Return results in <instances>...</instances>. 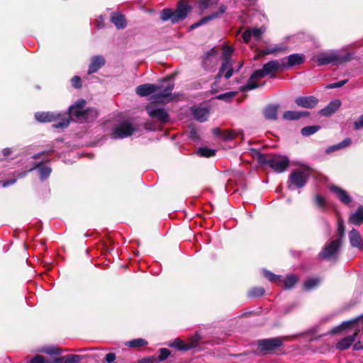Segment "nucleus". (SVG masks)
<instances>
[{
    "mask_svg": "<svg viewBox=\"0 0 363 363\" xmlns=\"http://www.w3.org/2000/svg\"><path fill=\"white\" fill-rule=\"evenodd\" d=\"M363 128V114L361 115L358 121L354 123V129L360 130Z\"/></svg>",
    "mask_w": 363,
    "mask_h": 363,
    "instance_id": "56",
    "label": "nucleus"
},
{
    "mask_svg": "<svg viewBox=\"0 0 363 363\" xmlns=\"http://www.w3.org/2000/svg\"><path fill=\"white\" fill-rule=\"evenodd\" d=\"M194 116L199 122H204L208 117V111L203 108H195L193 111Z\"/></svg>",
    "mask_w": 363,
    "mask_h": 363,
    "instance_id": "30",
    "label": "nucleus"
},
{
    "mask_svg": "<svg viewBox=\"0 0 363 363\" xmlns=\"http://www.w3.org/2000/svg\"><path fill=\"white\" fill-rule=\"evenodd\" d=\"M191 11V7L187 3L181 2L174 11L171 9H163L160 18L163 21L170 20L172 23H177L183 21Z\"/></svg>",
    "mask_w": 363,
    "mask_h": 363,
    "instance_id": "4",
    "label": "nucleus"
},
{
    "mask_svg": "<svg viewBox=\"0 0 363 363\" xmlns=\"http://www.w3.org/2000/svg\"><path fill=\"white\" fill-rule=\"evenodd\" d=\"M156 358L154 356H150L146 358H143L138 360L135 363H155Z\"/></svg>",
    "mask_w": 363,
    "mask_h": 363,
    "instance_id": "57",
    "label": "nucleus"
},
{
    "mask_svg": "<svg viewBox=\"0 0 363 363\" xmlns=\"http://www.w3.org/2000/svg\"><path fill=\"white\" fill-rule=\"evenodd\" d=\"M349 240L352 247L363 250V239L357 230L352 229L350 231Z\"/></svg>",
    "mask_w": 363,
    "mask_h": 363,
    "instance_id": "20",
    "label": "nucleus"
},
{
    "mask_svg": "<svg viewBox=\"0 0 363 363\" xmlns=\"http://www.w3.org/2000/svg\"><path fill=\"white\" fill-rule=\"evenodd\" d=\"M263 275L267 279L274 284H279L281 281V277L280 275H277L269 270L264 269Z\"/></svg>",
    "mask_w": 363,
    "mask_h": 363,
    "instance_id": "37",
    "label": "nucleus"
},
{
    "mask_svg": "<svg viewBox=\"0 0 363 363\" xmlns=\"http://www.w3.org/2000/svg\"><path fill=\"white\" fill-rule=\"evenodd\" d=\"M30 363H47L45 357L40 354H36L30 362Z\"/></svg>",
    "mask_w": 363,
    "mask_h": 363,
    "instance_id": "55",
    "label": "nucleus"
},
{
    "mask_svg": "<svg viewBox=\"0 0 363 363\" xmlns=\"http://www.w3.org/2000/svg\"><path fill=\"white\" fill-rule=\"evenodd\" d=\"M169 346L174 347L179 351L186 352L190 350V347L187 346L186 342H184L179 338H176Z\"/></svg>",
    "mask_w": 363,
    "mask_h": 363,
    "instance_id": "33",
    "label": "nucleus"
},
{
    "mask_svg": "<svg viewBox=\"0 0 363 363\" xmlns=\"http://www.w3.org/2000/svg\"><path fill=\"white\" fill-rule=\"evenodd\" d=\"M116 354L112 352L108 353L105 357V359L108 363H116Z\"/></svg>",
    "mask_w": 363,
    "mask_h": 363,
    "instance_id": "59",
    "label": "nucleus"
},
{
    "mask_svg": "<svg viewBox=\"0 0 363 363\" xmlns=\"http://www.w3.org/2000/svg\"><path fill=\"white\" fill-rule=\"evenodd\" d=\"M159 353L160 354L157 358H156V362H163L171 354V351L167 348H160Z\"/></svg>",
    "mask_w": 363,
    "mask_h": 363,
    "instance_id": "47",
    "label": "nucleus"
},
{
    "mask_svg": "<svg viewBox=\"0 0 363 363\" xmlns=\"http://www.w3.org/2000/svg\"><path fill=\"white\" fill-rule=\"evenodd\" d=\"M54 152L53 150H48V151H42L33 155L34 159H40L43 157H48L51 155Z\"/></svg>",
    "mask_w": 363,
    "mask_h": 363,
    "instance_id": "54",
    "label": "nucleus"
},
{
    "mask_svg": "<svg viewBox=\"0 0 363 363\" xmlns=\"http://www.w3.org/2000/svg\"><path fill=\"white\" fill-rule=\"evenodd\" d=\"M347 81H348L347 79H344V80H341V81L335 82V83L329 84L325 86V88L326 89L339 88V87H341L343 85H345L347 82Z\"/></svg>",
    "mask_w": 363,
    "mask_h": 363,
    "instance_id": "53",
    "label": "nucleus"
},
{
    "mask_svg": "<svg viewBox=\"0 0 363 363\" xmlns=\"http://www.w3.org/2000/svg\"><path fill=\"white\" fill-rule=\"evenodd\" d=\"M342 242L339 239H335L327 242L319 253V257L322 259L337 261L339 258V250Z\"/></svg>",
    "mask_w": 363,
    "mask_h": 363,
    "instance_id": "8",
    "label": "nucleus"
},
{
    "mask_svg": "<svg viewBox=\"0 0 363 363\" xmlns=\"http://www.w3.org/2000/svg\"><path fill=\"white\" fill-rule=\"evenodd\" d=\"M86 101L84 99H79L74 104L72 105V106H74V108H83L85 106Z\"/></svg>",
    "mask_w": 363,
    "mask_h": 363,
    "instance_id": "60",
    "label": "nucleus"
},
{
    "mask_svg": "<svg viewBox=\"0 0 363 363\" xmlns=\"http://www.w3.org/2000/svg\"><path fill=\"white\" fill-rule=\"evenodd\" d=\"M147 341L143 338L134 339L128 341L125 345L132 348L142 347L147 345Z\"/></svg>",
    "mask_w": 363,
    "mask_h": 363,
    "instance_id": "36",
    "label": "nucleus"
},
{
    "mask_svg": "<svg viewBox=\"0 0 363 363\" xmlns=\"http://www.w3.org/2000/svg\"><path fill=\"white\" fill-rule=\"evenodd\" d=\"M318 99L314 96H299L295 99L296 104L305 108H313L318 104Z\"/></svg>",
    "mask_w": 363,
    "mask_h": 363,
    "instance_id": "15",
    "label": "nucleus"
},
{
    "mask_svg": "<svg viewBox=\"0 0 363 363\" xmlns=\"http://www.w3.org/2000/svg\"><path fill=\"white\" fill-rule=\"evenodd\" d=\"M341 104L340 99L332 100L325 108L320 110L319 114L323 116H330L340 108Z\"/></svg>",
    "mask_w": 363,
    "mask_h": 363,
    "instance_id": "18",
    "label": "nucleus"
},
{
    "mask_svg": "<svg viewBox=\"0 0 363 363\" xmlns=\"http://www.w3.org/2000/svg\"><path fill=\"white\" fill-rule=\"evenodd\" d=\"M201 59V65L206 71L213 69L219 61L218 50L216 47H213L209 50L205 52Z\"/></svg>",
    "mask_w": 363,
    "mask_h": 363,
    "instance_id": "10",
    "label": "nucleus"
},
{
    "mask_svg": "<svg viewBox=\"0 0 363 363\" xmlns=\"http://www.w3.org/2000/svg\"><path fill=\"white\" fill-rule=\"evenodd\" d=\"M255 157L259 164L269 166L277 173L286 171L289 167L290 160L286 155L264 154L256 150Z\"/></svg>",
    "mask_w": 363,
    "mask_h": 363,
    "instance_id": "1",
    "label": "nucleus"
},
{
    "mask_svg": "<svg viewBox=\"0 0 363 363\" xmlns=\"http://www.w3.org/2000/svg\"><path fill=\"white\" fill-rule=\"evenodd\" d=\"M266 75L265 72H264V70L263 69V67L262 69H257L255 70L252 74L250 77H252V78H254L255 79H262L263 77H264Z\"/></svg>",
    "mask_w": 363,
    "mask_h": 363,
    "instance_id": "51",
    "label": "nucleus"
},
{
    "mask_svg": "<svg viewBox=\"0 0 363 363\" xmlns=\"http://www.w3.org/2000/svg\"><path fill=\"white\" fill-rule=\"evenodd\" d=\"M310 172L306 169H297L294 170L289 176L287 187L292 190V186L296 189L304 187L309 179Z\"/></svg>",
    "mask_w": 363,
    "mask_h": 363,
    "instance_id": "7",
    "label": "nucleus"
},
{
    "mask_svg": "<svg viewBox=\"0 0 363 363\" xmlns=\"http://www.w3.org/2000/svg\"><path fill=\"white\" fill-rule=\"evenodd\" d=\"M284 337H276L257 340V352L260 355H281L284 354Z\"/></svg>",
    "mask_w": 363,
    "mask_h": 363,
    "instance_id": "3",
    "label": "nucleus"
},
{
    "mask_svg": "<svg viewBox=\"0 0 363 363\" xmlns=\"http://www.w3.org/2000/svg\"><path fill=\"white\" fill-rule=\"evenodd\" d=\"M283 118L286 121H295L299 119L298 111H286L283 114Z\"/></svg>",
    "mask_w": 363,
    "mask_h": 363,
    "instance_id": "46",
    "label": "nucleus"
},
{
    "mask_svg": "<svg viewBox=\"0 0 363 363\" xmlns=\"http://www.w3.org/2000/svg\"><path fill=\"white\" fill-rule=\"evenodd\" d=\"M96 26L98 28H101L104 26V19L102 16H99L96 21Z\"/></svg>",
    "mask_w": 363,
    "mask_h": 363,
    "instance_id": "63",
    "label": "nucleus"
},
{
    "mask_svg": "<svg viewBox=\"0 0 363 363\" xmlns=\"http://www.w3.org/2000/svg\"><path fill=\"white\" fill-rule=\"evenodd\" d=\"M280 108L279 104H269L263 109V115L267 120L276 121L277 119L278 111Z\"/></svg>",
    "mask_w": 363,
    "mask_h": 363,
    "instance_id": "23",
    "label": "nucleus"
},
{
    "mask_svg": "<svg viewBox=\"0 0 363 363\" xmlns=\"http://www.w3.org/2000/svg\"><path fill=\"white\" fill-rule=\"evenodd\" d=\"M72 85L76 89H80L82 87V80L79 76H74L71 79Z\"/></svg>",
    "mask_w": 363,
    "mask_h": 363,
    "instance_id": "52",
    "label": "nucleus"
},
{
    "mask_svg": "<svg viewBox=\"0 0 363 363\" xmlns=\"http://www.w3.org/2000/svg\"><path fill=\"white\" fill-rule=\"evenodd\" d=\"M278 50H279V49H278L277 47H274L272 48H267V49L262 50H258L257 53L256 55H255V56L253 57V59L255 60H257L259 58L265 56L266 55L276 52Z\"/></svg>",
    "mask_w": 363,
    "mask_h": 363,
    "instance_id": "41",
    "label": "nucleus"
},
{
    "mask_svg": "<svg viewBox=\"0 0 363 363\" xmlns=\"http://www.w3.org/2000/svg\"><path fill=\"white\" fill-rule=\"evenodd\" d=\"M106 63L105 58L101 55L94 56L89 66L88 74H91L96 72Z\"/></svg>",
    "mask_w": 363,
    "mask_h": 363,
    "instance_id": "21",
    "label": "nucleus"
},
{
    "mask_svg": "<svg viewBox=\"0 0 363 363\" xmlns=\"http://www.w3.org/2000/svg\"><path fill=\"white\" fill-rule=\"evenodd\" d=\"M16 182V179L13 178L6 181H4L1 183L3 187L6 188L10 185H13Z\"/></svg>",
    "mask_w": 363,
    "mask_h": 363,
    "instance_id": "61",
    "label": "nucleus"
},
{
    "mask_svg": "<svg viewBox=\"0 0 363 363\" xmlns=\"http://www.w3.org/2000/svg\"><path fill=\"white\" fill-rule=\"evenodd\" d=\"M35 118L41 123L56 122L52 125L54 128L64 129L70 123V117L62 115L61 113L37 112Z\"/></svg>",
    "mask_w": 363,
    "mask_h": 363,
    "instance_id": "5",
    "label": "nucleus"
},
{
    "mask_svg": "<svg viewBox=\"0 0 363 363\" xmlns=\"http://www.w3.org/2000/svg\"><path fill=\"white\" fill-rule=\"evenodd\" d=\"M329 190L335 194L338 199L344 204L348 205L352 202V197L349 194L340 186L331 184L328 186Z\"/></svg>",
    "mask_w": 363,
    "mask_h": 363,
    "instance_id": "14",
    "label": "nucleus"
},
{
    "mask_svg": "<svg viewBox=\"0 0 363 363\" xmlns=\"http://www.w3.org/2000/svg\"><path fill=\"white\" fill-rule=\"evenodd\" d=\"M252 37V32L250 29L245 30L242 34V38L245 43H248Z\"/></svg>",
    "mask_w": 363,
    "mask_h": 363,
    "instance_id": "58",
    "label": "nucleus"
},
{
    "mask_svg": "<svg viewBox=\"0 0 363 363\" xmlns=\"http://www.w3.org/2000/svg\"><path fill=\"white\" fill-rule=\"evenodd\" d=\"M200 340H201V335L196 333L194 335L190 337L188 339V340L186 342V345L188 347H190V350H191L198 345Z\"/></svg>",
    "mask_w": 363,
    "mask_h": 363,
    "instance_id": "42",
    "label": "nucleus"
},
{
    "mask_svg": "<svg viewBox=\"0 0 363 363\" xmlns=\"http://www.w3.org/2000/svg\"><path fill=\"white\" fill-rule=\"evenodd\" d=\"M234 52L233 47H222L221 60L222 63L219 69L218 73L216 78H220L223 74L226 79H230L234 72L233 64L234 61L232 59V55Z\"/></svg>",
    "mask_w": 363,
    "mask_h": 363,
    "instance_id": "6",
    "label": "nucleus"
},
{
    "mask_svg": "<svg viewBox=\"0 0 363 363\" xmlns=\"http://www.w3.org/2000/svg\"><path fill=\"white\" fill-rule=\"evenodd\" d=\"M320 129V125H309L303 128L301 130V133L303 136L307 137L315 133Z\"/></svg>",
    "mask_w": 363,
    "mask_h": 363,
    "instance_id": "38",
    "label": "nucleus"
},
{
    "mask_svg": "<svg viewBox=\"0 0 363 363\" xmlns=\"http://www.w3.org/2000/svg\"><path fill=\"white\" fill-rule=\"evenodd\" d=\"M356 58L354 52H347L345 55H342L335 51H330L318 53L312 57L311 60L320 67L329 64H343Z\"/></svg>",
    "mask_w": 363,
    "mask_h": 363,
    "instance_id": "2",
    "label": "nucleus"
},
{
    "mask_svg": "<svg viewBox=\"0 0 363 363\" xmlns=\"http://www.w3.org/2000/svg\"><path fill=\"white\" fill-rule=\"evenodd\" d=\"M111 21L118 29H123L126 26V21L124 16L118 13H114L112 14Z\"/></svg>",
    "mask_w": 363,
    "mask_h": 363,
    "instance_id": "27",
    "label": "nucleus"
},
{
    "mask_svg": "<svg viewBox=\"0 0 363 363\" xmlns=\"http://www.w3.org/2000/svg\"><path fill=\"white\" fill-rule=\"evenodd\" d=\"M135 130L130 123L125 121L113 129L112 135L115 139L124 138L130 136Z\"/></svg>",
    "mask_w": 363,
    "mask_h": 363,
    "instance_id": "11",
    "label": "nucleus"
},
{
    "mask_svg": "<svg viewBox=\"0 0 363 363\" xmlns=\"http://www.w3.org/2000/svg\"><path fill=\"white\" fill-rule=\"evenodd\" d=\"M351 143H352L351 139L350 138H346L342 142L339 143L338 144L328 147L325 150V152L327 154H330L335 150H340L342 148L349 146L351 144Z\"/></svg>",
    "mask_w": 363,
    "mask_h": 363,
    "instance_id": "29",
    "label": "nucleus"
},
{
    "mask_svg": "<svg viewBox=\"0 0 363 363\" xmlns=\"http://www.w3.org/2000/svg\"><path fill=\"white\" fill-rule=\"evenodd\" d=\"M64 363H78L82 360L83 357L78 354H67L63 356Z\"/></svg>",
    "mask_w": 363,
    "mask_h": 363,
    "instance_id": "43",
    "label": "nucleus"
},
{
    "mask_svg": "<svg viewBox=\"0 0 363 363\" xmlns=\"http://www.w3.org/2000/svg\"><path fill=\"white\" fill-rule=\"evenodd\" d=\"M214 4L216 3L213 0H199V7L201 11H205Z\"/></svg>",
    "mask_w": 363,
    "mask_h": 363,
    "instance_id": "49",
    "label": "nucleus"
},
{
    "mask_svg": "<svg viewBox=\"0 0 363 363\" xmlns=\"http://www.w3.org/2000/svg\"><path fill=\"white\" fill-rule=\"evenodd\" d=\"M359 329H356L355 332L352 335H348L336 343L335 347L340 350H345L348 349L355 341L356 337L359 333Z\"/></svg>",
    "mask_w": 363,
    "mask_h": 363,
    "instance_id": "17",
    "label": "nucleus"
},
{
    "mask_svg": "<svg viewBox=\"0 0 363 363\" xmlns=\"http://www.w3.org/2000/svg\"><path fill=\"white\" fill-rule=\"evenodd\" d=\"M305 59L303 54L295 53L282 58L281 62L284 69H289L303 64Z\"/></svg>",
    "mask_w": 363,
    "mask_h": 363,
    "instance_id": "12",
    "label": "nucleus"
},
{
    "mask_svg": "<svg viewBox=\"0 0 363 363\" xmlns=\"http://www.w3.org/2000/svg\"><path fill=\"white\" fill-rule=\"evenodd\" d=\"M146 110L148 115L152 118H156L162 123L165 124L169 121V116L164 108H153L152 107L147 106Z\"/></svg>",
    "mask_w": 363,
    "mask_h": 363,
    "instance_id": "13",
    "label": "nucleus"
},
{
    "mask_svg": "<svg viewBox=\"0 0 363 363\" xmlns=\"http://www.w3.org/2000/svg\"><path fill=\"white\" fill-rule=\"evenodd\" d=\"M345 225H344L343 221L340 220L338 221V228H337V230L336 233V238L335 239H339L340 242H342V239L345 237Z\"/></svg>",
    "mask_w": 363,
    "mask_h": 363,
    "instance_id": "48",
    "label": "nucleus"
},
{
    "mask_svg": "<svg viewBox=\"0 0 363 363\" xmlns=\"http://www.w3.org/2000/svg\"><path fill=\"white\" fill-rule=\"evenodd\" d=\"M259 86H260V85L255 81V79L252 78V77H250L248 79L247 84L245 86H242L241 89L242 91L252 90V89H257Z\"/></svg>",
    "mask_w": 363,
    "mask_h": 363,
    "instance_id": "44",
    "label": "nucleus"
},
{
    "mask_svg": "<svg viewBox=\"0 0 363 363\" xmlns=\"http://www.w3.org/2000/svg\"><path fill=\"white\" fill-rule=\"evenodd\" d=\"M99 115V113L96 108H89L84 110L82 118L86 122H91L96 119Z\"/></svg>",
    "mask_w": 363,
    "mask_h": 363,
    "instance_id": "32",
    "label": "nucleus"
},
{
    "mask_svg": "<svg viewBox=\"0 0 363 363\" xmlns=\"http://www.w3.org/2000/svg\"><path fill=\"white\" fill-rule=\"evenodd\" d=\"M320 279L318 278L308 279L303 284V289L306 291H311L315 289L318 285Z\"/></svg>",
    "mask_w": 363,
    "mask_h": 363,
    "instance_id": "39",
    "label": "nucleus"
},
{
    "mask_svg": "<svg viewBox=\"0 0 363 363\" xmlns=\"http://www.w3.org/2000/svg\"><path fill=\"white\" fill-rule=\"evenodd\" d=\"M313 203L314 206L321 211H326L328 208L326 199L320 194H317L313 196Z\"/></svg>",
    "mask_w": 363,
    "mask_h": 363,
    "instance_id": "26",
    "label": "nucleus"
},
{
    "mask_svg": "<svg viewBox=\"0 0 363 363\" xmlns=\"http://www.w3.org/2000/svg\"><path fill=\"white\" fill-rule=\"evenodd\" d=\"M265 294V289L262 286H255L251 288L247 292V296L250 298H258Z\"/></svg>",
    "mask_w": 363,
    "mask_h": 363,
    "instance_id": "35",
    "label": "nucleus"
},
{
    "mask_svg": "<svg viewBox=\"0 0 363 363\" xmlns=\"http://www.w3.org/2000/svg\"><path fill=\"white\" fill-rule=\"evenodd\" d=\"M363 320V315H361L357 318H354L350 320L345 321L342 323L339 326L331 330L332 333H336L337 332H341L346 328L352 327L353 325L359 323L360 320Z\"/></svg>",
    "mask_w": 363,
    "mask_h": 363,
    "instance_id": "24",
    "label": "nucleus"
},
{
    "mask_svg": "<svg viewBox=\"0 0 363 363\" xmlns=\"http://www.w3.org/2000/svg\"><path fill=\"white\" fill-rule=\"evenodd\" d=\"M237 95L236 91H229L224 94L218 95L216 98L219 100L225 101V102H230Z\"/></svg>",
    "mask_w": 363,
    "mask_h": 363,
    "instance_id": "45",
    "label": "nucleus"
},
{
    "mask_svg": "<svg viewBox=\"0 0 363 363\" xmlns=\"http://www.w3.org/2000/svg\"><path fill=\"white\" fill-rule=\"evenodd\" d=\"M238 134L233 130H223L222 134V138L225 140H231L237 137Z\"/></svg>",
    "mask_w": 363,
    "mask_h": 363,
    "instance_id": "50",
    "label": "nucleus"
},
{
    "mask_svg": "<svg viewBox=\"0 0 363 363\" xmlns=\"http://www.w3.org/2000/svg\"><path fill=\"white\" fill-rule=\"evenodd\" d=\"M299 278L297 275L295 274H289L286 277L284 280V288L286 290L291 289L294 287V286L298 282Z\"/></svg>",
    "mask_w": 363,
    "mask_h": 363,
    "instance_id": "31",
    "label": "nucleus"
},
{
    "mask_svg": "<svg viewBox=\"0 0 363 363\" xmlns=\"http://www.w3.org/2000/svg\"><path fill=\"white\" fill-rule=\"evenodd\" d=\"M353 350L355 351L363 350V344L360 341H357L353 345Z\"/></svg>",
    "mask_w": 363,
    "mask_h": 363,
    "instance_id": "64",
    "label": "nucleus"
},
{
    "mask_svg": "<svg viewBox=\"0 0 363 363\" xmlns=\"http://www.w3.org/2000/svg\"><path fill=\"white\" fill-rule=\"evenodd\" d=\"M157 91V84H144L136 87V94L140 96H147Z\"/></svg>",
    "mask_w": 363,
    "mask_h": 363,
    "instance_id": "22",
    "label": "nucleus"
},
{
    "mask_svg": "<svg viewBox=\"0 0 363 363\" xmlns=\"http://www.w3.org/2000/svg\"><path fill=\"white\" fill-rule=\"evenodd\" d=\"M266 75H269L270 78H274L277 71L280 69H283L282 62H279V60H271L262 66Z\"/></svg>",
    "mask_w": 363,
    "mask_h": 363,
    "instance_id": "16",
    "label": "nucleus"
},
{
    "mask_svg": "<svg viewBox=\"0 0 363 363\" xmlns=\"http://www.w3.org/2000/svg\"><path fill=\"white\" fill-rule=\"evenodd\" d=\"M176 75V72L172 73L167 76L159 84H157V91H160L153 96L154 99H158L171 96L174 87V78Z\"/></svg>",
    "mask_w": 363,
    "mask_h": 363,
    "instance_id": "9",
    "label": "nucleus"
},
{
    "mask_svg": "<svg viewBox=\"0 0 363 363\" xmlns=\"http://www.w3.org/2000/svg\"><path fill=\"white\" fill-rule=\"evenodd\" d=\"M197 152L201 157H211L216 155V151L207 147H203L199 148Z\"/></svg>",
    "mask_w": 363,
    "mask_h": 363,
    "instance_id": "40",
    "label": "nucleus"
},
{
    "mask_svg": "<svg viewBox=\"0 0 363 363\" xmlns=\"http://www.w3.org/2000/svg\"><path fill=\"white\" fill-rule=\"evenodd\" d=\"M349 221L356 225L363 223V206H359L355 213L350 216Z\"/></svg>",
    "mask_w": 363,
    "mask_h": 363,
    "instance_id": "25",
    "label": "nucleus"
},
{
    "mask_svg": "<svg viewBox=\"0 0 363 363\" xmlns=\"http://www.w3.org/2000/svg\"><path fill=\"white\" fill-rule=\"evenodd\" d=\"M35 168L38 169L41 181L47 179L52 172L51 167L44 165L43 162L37 164Z\"/></svg>",
    "mask_w": 363,
    "mask_h": 363,
    "instance_id": "28",
    "label": "nucleus"
},
{
    "mask_svg": "<svg viewBox=\"0 0 363 363\" xmlns=\"http://www.w3.org/2000/svg\"><path fill=\"white\" fill-rule=\"evenodd\" d=\"M227 9V7L225 5H221L219 7V11L217 12H214L212 14L203 17L201 21L199 22L193 24L191 26L190 29L193 30L201 25H203L206 23L208 21H211L213 19L217 18L220 16L221 14L224 13Z\"/></svg>",
    "mask_w": 363,
    "mask_h": 363,
    "instance_id": "19",
    "label": "nucleus"
},
{
    "mask_svg": "<svg viewBox=\"0 0 363 363\" xmlns=\"http://www.w3.org/2000/svg\"><path fill=\"white\" fill-rule=\"evenodd\" d=\"M84 110L82 108H74V106H69L67 113H62V115H65L66 116L70 117V120L72 119V116L75 117L77 119L82 118Z\"/></svg>",
    "mask_w": 363,
    "mask_h": 363,
    "instance_id": "34",
    "label": "nucleus"
},
{
    "mask_svg": "<svg viewBox=\"0 0 363 363\" xmlns=\"http://www.w3.org/2000/svg\"><path fill=\"white\" fill-rule=\"evenodd\" d=\"M252 32V36L255 39H258L261 35V30L258 28L250 29Z\"/></svg>",
    "mask_w": 363,
    "mask_h": 363,
    "instance_id": "62",
    "label": "nucleus"
}]
</instances>
